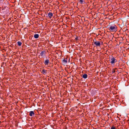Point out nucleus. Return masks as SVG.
<instances>
[{
    "mask_svg": "<svg viewBox=\"0 0 129 129\" xmlns=\"http://www.w3.org/2000/svg\"><path fill=\"white\" fill-rule=\"evenodd\" d=\"M82 77L84 79H86L87 77V74H84L83 75Z\"/></svg>",
    "mask_w": 129,
    "mask_h": 129,
    "instance_id": "10",
    "label": "nucleus"
},
{
    "mask_svg": "<svg viewBox=\"0 0 129 129\" xmlns=\"http://www.w3.org/2000/svg\"><path fill=\"white\" fill-rule=\"evenodd\" d=\"M108 29L111 31L116 32L117 30V27L115 25L113 24L109 26Z\"/></svg>",
    "mask_w": 129,
    "mask_h": 129,
    "instance_id": "1",
    "label": "nucleus"
},
{
    "mask_svg": "<svg viewBox=\"0 0 129 129\" xmlns=\"http://www.w3.org/2000/svg\"><path fill=\"white\" fill-rule=\"evenodd\" d=\"M35 114V113L33 111H31L29 112V115L30 116H31L33 115L34 116Z\"/></svg>",
    "mask_w": 129,
    "mask_h": 129,
    "instance_id": "8",
    "label": "nucleus"
},
{
    "mask_svg": "<svg viewBox=\"0 0 129 129\" xmlns=\"http://www.w3.org/2000/svg\"><path fill=\"white\" fill-rule=\"evenodd\" d=\"M117 61V60L115 59L114 57H113L111 59V61L110 63L112 64L114 63L115 62Z\"/></svg>",
    "mask_w": 129,
    "mask_h": 129,
    "instance_id": "4",
    "label": "nucleus"
},
{
    "mask_svg": "<svg viewBox=\"0 0 129 129\" xmlns=\"http://www.w3.org/2000/svg\"><path fill=\"white\" fill-rule=\"evenodd\" d=\"M44 63L46 65H48L50 63L49 60L48 59H46L44 62Z\"/></svg>",
    "mask_w": 129,
    "mask_h": 129,
    "instance_id": "5",
    "label": "nucleus"
},
{
    "mask_svg": "<svg viewBox=\"0 0 129 129\" xmlns=\"http://www.w3.org/2000/svg\"><path fill=\"white\" fill-rule=\"evenodd\" d=\"M111 129H116V128L115 127L113 126L111 127Z\"/></svg>",
    "mask_w": 129,
    "mask_h": 129,
    "instance_id": "14",
    "label": "nucleus"
},
{
    "mask_svg": "<svg viewBox=\"0 0 129 129\" xmlns=\"http://www.w3.org/2000/svg\"><path fill=\"white\" fill-rule=\"evenodd\" d=\"M18 45L19 46H21L22 44V43L20 41H18L17 42Z\"/></svg>",
    "mask_w": 129,
    "mask_h": 129,
    "instance_id": "13",
    "label": "nucleus"
},
{
    "mask_svg": "<svg viewBox=\"0 0 129 129\" xmlns=\"http://www.w3.org/2000/svg\"><path fill=\"white\" fill-rule=\"evenodd\" d=\"M80 3L81 4H84L85 3V0H78Z\"/></svg>",
    "mask_w": 129,
    "mask_h": 129,
    "instance_id": "7",
    "label": "nucleus"
},
{
    "mask_svg": "<svg viewBox=\"0 0 129 129\" xmlns=\"http://www.w3.org/2000/svg\"><path fill=\"white\" fill-rule=\"evenodd\" d=\"M115 72V71L114 70H112V73H114Z\"/></svg>",
    "mask_w": 129,
    "mask_h": 129,
    "instance_id": "15",
    "label": "nucleus"
},
{
    "mask_svg": "<svg viewBox=\"0 0 129 129\" xmlns=\"http://www.w3.org/2000/svg\"><path fill=\"white\" fill-rule=\"evenodd\" d=\"M34 37L36 39L38 38L39 37V35L38 34H35L34 35Z\"/></svg>",
    "mask_w": 129,
    "mask_h": 129,
    "instance_id": "11",
    "label": "nucleus"
},
{
    "mask_svg": "<svg viewBox=\"0 0 129 129\" xmlns=\"http://www.w3.org/2000/svg\"><path fill=\"white\" fill-rule=\"evenodd\" d=\"M48 16L50 18H51L53 16V14L49 12L48 14Z\"/></svg>",
    "mask_w": 129,
    "mask_h": 129,
    "instance_id": "9",
    "label": "nucleus"
},
{
    "mask_svg": "<svg viewBox=\"0 0 129 129\" xmlns=\"http://www.w3.org/2000/svg\"><path fill=\"white\" fill-rule=\"evenodd\" d=\"M96 47L100 46L101 45L103 44V42L100 41L95 40L92 43Z\"/></svg>",
    "mask_w": 129,
    "mask_h": 129,
    "instance_id": "2",
    "label": "nucleus"
},
{
    "mask_svg": "<svg viewBox=\"0 0 129 129\" xmlns=\"http://www.w3.org/2000/svg\"><path fill=\"white\" fill-rule=\"evenodd\" d=\"M48 71L45 70L44 69H43L41 71V72L44 74H45L47 73Z\"/></svg>",
    "mask_w": 129,
    "mask_h": 129,
    "instance_id": "6",
    "label": "nucleus"
},
{
    "mask_svg": "<svg viewBox=\"0 0 129 129\" xmlns=\"http://www.w3.org/2000/svg\"><path fill=\"white\" fill-rule=\"evenodd\" d=\"M67 59L66 58H65L63 60V62H64L65 63H67L68 61L67 60Z\"/></svg>",
    "mask_w": 129,
    "mask_h": 129,
    "instance_id": "12",
    "label": "nucleus"
},
{
    "mask_svg": "<svg viewBox=\"0 0 129 129\" xmlns=\"http://www.w3.org/2000/svg\"><path fill=\"white\" fill-rule=\"evenodd\" d=\"M46 52L45 51H42L39 56V58H42L45 57L46 56Z\"/></svg>",
    "mask_w": 129,
    "mask_h": 129,
    "instance_id": "3",
    "label": "nucleus"
},
{
    "mask_svg": "<svg viewBox=\"0 0 129 129\" xmlns=\"http://www.w3.org/2000/svg\"><path fill=\"white\" fill-rule=\"evenodd\" d=\"M75 40H76V41H77L78 40V37H76L75 38Z\"/></svg>",
    "mask_w": 129,
    "mask_h": 129,
    "instance_id": "16",
    "label": "nucleus"
}]
</instances>
